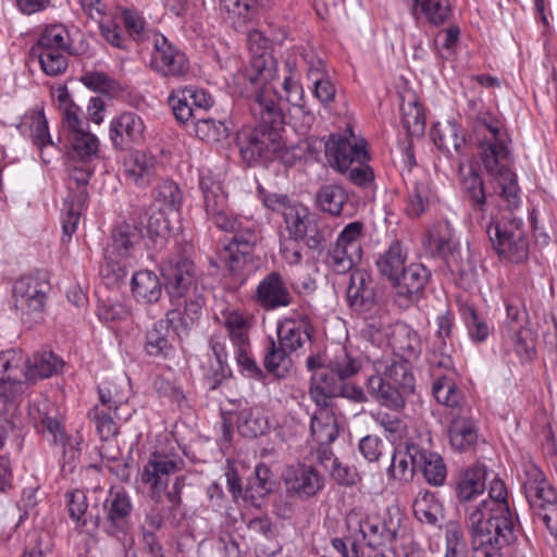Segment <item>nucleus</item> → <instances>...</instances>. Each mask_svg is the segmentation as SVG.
I'll use <instances>...</instances> for the list:
<instances>
[{
	"label": "nucleus",
	"instance_id": "obj_1",
	"mask_svg": "<svg viewBox=\"0 0 557 557\" xmlns=\"http://www.w3.org/2000/svg\"><path fill=\"white\" fill-rule=\"evenodd\" d=\"M248 98L252 99L251 110L259 115L261 123L240 141V153L249 162H268L278 159L288 162V150L282 137L283 108L282 100L273 89L257 91Z\"/></svg>",
	"mask_w": 557,
	"mask_h": 557
},
{
	"label": "nucleus",
	"instance_id": "obj_2",
	"mask_svg": "<svg viewBox=\"0 0 557 557\" xmlns=\"http://www.w3.org/2000/svg\"><path fill=\"white\" fill-rule=\"evenodd\" d=\"M62 368V361L51 351L26 356L18 349L0 351V401L18 406L30 385L47 379Z\"/></svg>",
	"mask_w": 557,
	"mask_h": 557
},
{
	"label": "nucleus",
	"instance_id": "obj_3",
	"mask_svg": "<svg viewBox=\"0 0 557 557\" xmlns=\"http://www.w3.org/2000/svg\"><path fill=\"white\" fill-rule=\"evenodd\" d=\"M467 521L471 546H474L475 534H484L492 541L497 540L498 544L515 542V520L503 480L494 478L490 482L488 497L467 508Z\"/></svg>",
	"mask_w": 557,
	"mask_h": 557
},
{
	"label": "nucleus",
	"instance_id": "obj_4",
	"mask_svg": "<svg viewBox=\"0 0 557 557\" xmlns=\"http://www.w3.org/2000/svg\"><path fill=\"white\" fill-rule=\"evenodd\" d=\"M281 38L267 37L258 29L248 33V49L251 58L247 65L234 75V84L243 96L272 89L271 82L277 77V61L270 51L273 42Z\"/></svg>",
	"mask_w": 557,
	"mask_h": 557
},
{
	"label": "nucleus",
	"instance_id": "obj_5",
	"mask_svg": "<svg viewBox=\"0 0 557 557\" xmlns=\"http://www.w3.org/2000/svg\"><path fill=\"white\" fill-rule=\"evenodd\" d=\"M184 460L172 451H153L140 470V481L148 487L150 498L162 504L165 500L171 507L182 505V491L185 485L184 476H176L170 487L171 476L181 471Z\"/></svg>",
	"mask_w": 557,
	"mask_h": 557
},
{
	"label": "nucleus",
	"instance_id": "obj_6",
	"mask_svg": "<svg viewBox=\"0 0 557 557\" xmlns=\"http://www.w3.org/2000/svg\"><path fill=\"white\" fill-rule=\"evenodd\" d=\"M165 290L173 306L183 307L190 321L199 319L206 304V289L193 261L180 258L163 269Z\"/></svg>",
	"mask_w": 557,
	"mask_h": 557
},
{
	"label": "nucleus",
	"instance_id": "obj_7",
	"mask_svg": "<svg viewBox=\"0 0 557 557\" xmlns=\"http://www.w3.org/2000/svg\"><path fill=\"white\" fill-rule=\"evenodd\" d=\"M520 480L527 500L557 543V493L531 460L522 463Z\"/></svg>",
	"mask_w": 557,
	"mask_h": 557
},
{
	"label": "nucleus",
	"instance_id": "obj_8",
	"mask_svg": "<svg viewBox=\"0 0 557 557\" xmlns=\"http://www.w3.org/2000/svg\"><path fill=\"white\" fill-rule=\"evenodd\" d=\"M375 375L367 380V389L380 404L394 410H400L405 400L399 391L387 383L381 374L392 380L396 385L407 389L413 388V376L408 372L406 366L399 361L377 360L374 362Z\"/></svg>",
	"mask_w": 557,
	"mask_h": 557
},
{
	"label": "nucleus",
	"instance_id": "obj_9",
	"mask_svg": "<svg viewBox=\"0 0 557 557\" xmlns=\"http://www.w3.org/2000/svg\"><path fill=\"white\" fill-rule=\"evenodd\" d=\"M215 318L227 333L237 364L249 374H255L258 367L251 357L249 338L250 330L253 326V315L227 306L215 311Z\"/></svg>",
	"mask_w": 557,
	"mask_h": 557
},
{
	"label": "nucleus",
	"instance_id": "obj_10",
	"mask_svg": "<svg viewBox=\"0 0 557 557\" xmlns=\"http://www.w3.org/2000/svg\"><path fill=\"white\" fill-rule=\"evenodd\" d=\"M487 234L494 250L503 259L520 263L528 258L529 242L521 218H503L502 221L491 223Z\"/></svg>",
	"mask_w": 557,
	"mask_h": 557
},
{
	"label": "nucleus",
	"instance_id": "obj_11",
	"mask_svg": "<svg viewBox=\"0 0 557 557\" xmlns=\"http://www.w3.org/2000/svg\"><path fill=\"white\" fill-rule=\"evenodd\" d=\"M475 127L480 132L485 128L488 135H485L480 144V157L484 169H493L497 160L502 161L510 157L507 146V134L502 121L490 111L479 112L475 120Z\"/></svg>",
	"mask_w": 557,
	"mask_h": 557
},
{
	"label": "nucleus",
	"instance_id": "obj_12",
	"mask_svg": "<svg viewBox=\"0 0 557 557\" xmlns=\"http://www.w3.org/2000/svg\"><path fill=\"white\" fill-rule=\"evenodd\" d=\"M362 232L363 224L354 221L347 224L338 234L327 252V264L333 271L336 273L348 272L361 259Z\"/></svg>",
	"mask_w": 557,
	"mask_h": 557
},
{
	"label": "nucleus",
	"instance_id": "obj_13",
	"mask_svg": "<svg viewBox=\"0 0 557 557\" xmlns=\"http://www.w3.org/2000/svg\"><path fill=\"white\" fill-rule=\"evenodd\" d=\"M325 157L330 165L341 173L347 172L355 163L369 160L364 139L356 137L351 131L348 135H330L325 143Z\"/></svg>",
	"mask_w": 557,
	"mask_h": 557
},
{
	"label": "nucleus",
	"instance_id": "obj_14",
	"mask_svg": "<svg viewBox=\"0 0 557 557\" xmlns=\"http://www.w3.org/2000/svg\"><path fill=\"white\" fill-rule=\"evenodd\" d=\"M76 162L77 161H71L69 159V176L70 180L75 182L82 189H79L74 195H70L64 200L62 214L63 242L70 240L72 235L77 230L83 206L87 198V194L84 187L87 185L92 173L89 163H82L81 165H76Z\"/></svg>",
	"mask_w": 557,
	"mask_h": 557
},
{
	"label": "nucleus",
	"instance_id": "obj_15",
	"mask_svg": "<svg viewBox=\"0 0 557 557\" xmlns=\"http://www.w3.org/2000/svg\"><path fill=\"white\" fill-rule=\"evenodd\" d=\"M306 363L312 372L309 388L312 401L315 405H332L333 399L338 397L343 379L338 377L322 355L309 356Z\"/></svg>",
	"mask_w": 557,
	"mask_h": 557
},
{
	"label": "nucleus",
	"instance_id": "obj_16",
	"mask_svg": "<svg viewBox=\"0 0 557 557\" xmlns=\"http://www.w3.org/2000/svg\"><path fill=\"white\" fill-rule=\"evenodd\" d=\"M150 67L165 77H182L189 71L184 52L174 47L163 35L153 34Z\"/></svg>",
	"mask_w": 557,
	"mask_h": 557
},
{
	"label": "nucleus",
	"instance_id": "obj_17",
	"mask_svg": "<svg viewBox=\"0 0 557 557\" xmlns=\"http://www.w3.org/2000/svg\"><path fill=\"white\" fill-rule=\"evenodd\" d=\"M313 325L304 308L293 309L277 322L278 344L296 351L311 341Z\"/></svg>",
	"mask_w": 557,
	"mask_h": 557
},
{
	"label": "nucleus",
	"instance_id": "obj_18",
	"mask_svg": "<svg viewBox=\"0 0 557 557\" xmlns=\"http://www.w3.org/2000/svg\"><path fill=\"white\" fill-rule=\"evenodd\" d=\"M138 240V233L128 226H121L113 234L112 243L106 249L104 259L117 277L124 276L126 268L135 263Z\"/></svg>",
	"mask_w": 557,
	"mask_h": 557
},
{
	"label": "nucleus",
	"instance_id": "obj_19",
	"mask_svg": "<svg viewBox=\"0 0 557 557\" xmlns=\"http://www.w3.org/2000/svg\"><path fill=\"white\" fill-rule=\"evenodd\" d=\"M48 290L49 283L44 276H23L13 287L15 307L26 314L41 312Z\"/></svg>",
	"mask_w": 557,
	"mask_h": 557
},
{
	"label": "nucleus",
	"instance_id": "obj_20",
	"mask_svg": "<svg viewBox=\"0 0 557 557\" xmlns=\"http://www.w3.org/2000/svg\"><path fill=\"white\" fill-rule=\"evenodd\" d=\"M146 124L144 119L133 111H125L110 121L109 135L114 148L124 149L139 145L145 140Z\"/></svg>",
	"mask_w": 557,
	"mask_h": 557
},
{
	"label": "nucleus",
	"instance_id": "obj_21",
	"mask_svg": "<svg viewBox=\"0 0 557 557\" xmlns=\"http://www.w3.org/2000/svg\"><path fill=\"white\" fill-rule=\"evenodd\" d=\"M159 162L156 156L145 150H133L123 160L125 180L139 188H146L158 176Z\"/></svg>",
	"mask_w": 557,
	"mask_h": 557
},
{
	"label": "nucleus",
	"instance_id": "obj_22",
	"mask_svg": "<svg viewBox=\"0 0 557 557\" xmlns=\"http://www.w3.org/2000/svg\"><path fill=\"white\" fill-rule=\"evenodd\" d=\"M16 128L21 135L32 139L33 144L40 150L44 162L48 163L49 160L44 157V151L49 147L54 148L55 145L49 132V124L45 115L44 107L35 106L27 110L21 116Z\"/></svg>",
	"mask_w": 557,
	"mask_h": 557
},
{
	"label": "nucleus",
	"instance_id": "obj_23",
	"mask_svg": "<svg viewBox=\"0 0 557 557\" xmlns=\"http://www.w3.org/2000/svg\"><path fill=\"white\" fill-rule=\"evenodd\" d=\"M107 532L117 536L129 528L133 509L129 495L124 490H111L104 504Z\"/></svg>",
	"mask_w": 557,
	"mask_h": 557
},
{
	"label": "nucleus",
	"instance_id": "obj_24",
	"mask_svg": "<svg viewBox=\"0 0 557 557\" xmlns=\"http://www.w3.org/2000/svg\"><path fill=\"white\" fill-rule=\"evenodd\" d=\"M253 298L262 309L268 311L287 307L293 301V295L286 282L277 272H271L260 281Z\"/></svg>",
	"mask_w": 557,
	"mask_h": 557
},
{
	"label": "nucleus",
	"instance_id": "obj_25",
	"mask_svg": "<svg viewBox=\"0 0 557 557\" xmlns=\"http://www.w3.org/2000/svg\"><path fill=\"white\" fill-rule=\"evenodd\" d=\"M282 476L287 491L301 498L314 496L324 485L323 478L308 465L289 466L284 470Z\"/></svg>",
	"mask_w": 557,
	"mask_h": 557
},
{
	"label": "nucleus",
	"instance_id": "obj_26",
	"mask_svg": "<svg viewBox=\"0 0 557 557\" xmlns=\"http://www.w3.org/2000/svg\"><path fill=\"white\" fill-rule=\"evenodd\" d=\"M437 200V195L432 189L430 178L422 174L410 182L407 187L405 212L409 218L418 219L430 212Z\"/></svg>",
	"mask_w": 557,
	"mask_h": 557
},
{
	"label": "nucleus",
	"instance_id": "obj_27",
	"mask_svg": "<svg viewBox=\"0 0 557 557\" xmlns=\"http://www.w3.org/2000/svg\"><path fill=\"white\" fill-rule=\"evenodd\" d=\"M448 437L451 447L458 451L468 450L476 443L478 428L470 407H460L458 411L451 412Z\"/></svg>",
	"mask_w": 557,
	"mask_h": 557
},
{
	"label": "nucleus",
	"instance_id": "obj_28",
	"mask_svg": "<svg viewBox=\"0 0 557 557\" xmlns=\"http://www.w3.org/2000/svg\"><path fill=\"white\" fill-rule=\"evenodd\" d=\"M387 344L405 361L414 360L421 352L418 334L407 324L397 323L385 331Z\"/></svg>",
	"mask_w": 557,
	"mask_h": 557
},
{
	"label": "nucleus",
	"instance_id": "obj_29",
	"mask_svg": "<svg viewBox=\"0 0 557 557\" xmlns=\"http://www.w3.org/2000/svg\"><path fill=\"white\" fill-rule=\"evenodd\" d=\"M431 138L445 154L461 153L466 144L463 128L455 121L436 122L431 128Z\"/></svg>",
	"mask_w": 557,
	"mask_h": 557
},
{
	"label": "nucleus",
	"instance_id": "obj_30",
	"mask_svg": "<svg viewBox=\"0 0 557 557\" xmlns=\"http://www.w3.org/2000/svg\"><path fill=\"white\" fill-rule=\"evenodd\" d=\"M311 417L312 438L322 446L332 444L338 436V422L332 405H317Z\"/></svg>",
	"mask_w": 557,
	"mask_h": 557
},
{
	"label": "nucleus",
	"instance_id": "obj_31",
	"mask_svg": "<svg viewBox=\"0 0 557 557\" xmlns=\"http://www.w3.org/2000/svg\"><path fill=\"white\" fill-rule=\"evenodd\" d=\"M371 275L361 269L354 270L347 287V301L356 311L369 310L374 302Z\"/></svg>",
	"mask_w": 557,
	"mask_h": 557
},
{
	"label": "nucleus",
	"instance_id": "obj_32",
	"mask_svg": "<svg viewBox=\"0 0 557 557\" xmlns=\"http://www.w3.org/2000/svg\"><path fill=\"white\" fill-rule=\"evenodd\" d=\"M270 85H272V83ZM271 87L275 91L276 96L282 100L283 112L285 111L284 104L288 103L290 106L289 114L293 117L301 116V126L309 127L310 124L313 122V115L309 111H306L305 107L302 106L304 89L298 78L292 72L287 77L284 78V82L282 84L284 96H280L277 91L274 89V87Z\"/></svg>",
	"mask_w": 557,
	"mask_h": 557
},
{
	"label": "nucleus",
	"instance_id": "obj_33",
	"mask_svg": "<svg viewBox=\"0 0 557 557\" xmlns=\"http://www.w3.org/2000/svg\"><path fill=\"white\" fill-rule=\"evenodd\" d=\"M128 385L127 376L121 374L103 381L98 387L99 403L112 407L117 419H123L122 412L125 411L128 399Z\"/></svg>",
	"mask_w": 557,
	"mask_h": 557
},
{
	"label": "nucleus",
	"instance_id": "obj_34",
	"mask_svg": "<svg viewBox=\"0 0 557 557\" xmlns=\"http://www.w3.org/2000/svg\"><path fill=\"white\" fill-rule=\"evenodd\" d=\"M426 245L433 255L453 256L459 249V239L448 221L435 223L428 232Z\"/></svg>",
	"mask_w": 557,
	"mask_h": 557
},
{
	"label": "nucleus",
	"instance_id": "obj_35",
	"mask_svg": "<svg viewBox=\"0 0 557 557\" xmlns=\"http://www.w3.org/2000/svg\"><path fill=\"white\" fill-rule=\"evenodd\" d=\"M257 236L252 230H247L243 234L234 235L231 242L224 246L220 252V259L230 268L231 271H239L250 248L256 244Z\"/></svg>",
	"mask_w": 557,
	"mask_h": 557
},
{
	"label": "nucleus",
	"instance_id": "obj_36",
	"mask_svg": "<svg viewBox=\"0 0 557 557\" xmlns=\"http://www.w3.org/2000/svg\"><path fill=\"white\" fill-rule=\"evenodd\" d=\"M131 289L137 302L151 305L162 296V284L159 276L150 270L137 271L132 276Z\"/></svg>",
	"mask_w": 557,
	"mask_h": 557
},
{
	"label": "nucleus",
	"instance_id": "obj_37",
	"mask_svg": "<svg viewBox=\"0 0 557 557\" xmlns=\"http://www.w3.org/2000/svg\"><path fill=\"white\" fill-rule=\"evenodd\" d=\"M509 159L497 160L493 169H485V171L493 176L500 187V195L507 203L509 210L517 209L520 206L519 187L517 185V176L509 166Z\"/></svg>",
	"mask_w": 557,
	"mask_h": 557
},
{
	"label": "nucleus",
	"instance_id": "obj_38",
	"mask_svg": "<svg viewBox=\"0 0 557 557\" xmlns=\"http://www.w3.org/2000/svg\"><path fill=\"white\" fill-rule=\"evenodd\" d=\"M407 257V249L403 243L394 240L385 251L377 256L375 265L380 274L393 284L398 281L399 274L406 267Z\"/></svg>",
	"mask_w": 557,
	"mask_h": 557
},
{
	"label": "nucleus",
	"instance_id": "obj_39",
	"mask_svg": "<svg viewBox=\"0 0 557 557\" xmlns=\"http://www.w3.org/2000/svg\"><path fill=\"white\" fill-rule=\"evenodd\" d=\"M486 469L475 465L461 471L456 479V495L460 502H470L485 491Z\"/></svg>",
	"mask_w": 557,
	"mask_h": 557
},
{
	"label": "nucleus",
	"instance_id": "obj_40",
	"mask_svg": "<svg viewBox=\"0 0 557 557\" xmlns=\"http://www.w3.org/2000/svg\"><path fill=\"white\" fill-rule=\"evenodd\" d=\"M199 188L202 194L206 212L215 211L220 207H226L227 194L219 174L213 173L209 169L201 170L199 173Z\"/></svg>",
	"mask_w": 557,
	"mask_h": 557
},
{
	"label": "nucleus",
	"instance_id": "obj_41",
	"mask_svg": "<svg viewBox=\"0 0 557 557\" xmlns=\"http://www.w3.org/2000/svg\"><path fill=\"white\" fill-rule=\"evenodd\" d=\"M409 453L413 463L421 469L425 480L435 486L442 485L446 479V467L442 457L419 447H410Z\"/></svg>",
	"mask_w": 557,
	"mask_h": 557
},
{
	"label": "nucleus",
	"instance_id": "obj_42",
	"mask_svg": "<svg viewBox=\"0 0 557 557\" xmlns=\"http://www.w3.org/2000/svg\"><path fill=\"white\" fill-rule=\"evenodd\" d=\"M66 140L69 141L67 157L71 161L89 163L97 158L99 152V139L89 129L66 137Z\"/></svg>",
	"mask_w": 557,
	"mask_h": 557
},
{
	"label": "nucleus",
	"instance_id": "obj_43",
	"mask_svg": "<svg viewBox=\"0 0 557 557\" xmlns=\"http://www.w3.org/2000/svg\"><path fill=\"white\" fill-rule=\"evenodd\" d=\"M237 428L239 433L247 437L263 435L270 428L269 416L265 408L257 405L240 410Z\"/></svg>",
	"mask_w": 557,
	"mask_h": 557
},
{
	"label": "nucleus",
	"instance_id": "obj_44",
	"mask_svg": "<svg viewBox=\"0 0 557 557\" xmlns=\"http://www.w3.org/2000/svg\"><path fill=\"white\" fill-rule=\"evenodd\" d=\"M500 334L507 350H513L518 356L528 358L534 352V337L527 325L500 327Z\"/></svg>",
	"mask_w": 557,
	"mask_h": 557
},
{
	"label": "nucleus",
	"instance_id": "obj_45",
	"mask_svg": "<svg viewBox=\"0 0 557 557\" xmlns=\"http://www.w3.org/2000/svg\"><path fill=\"white\" fill-rule=\"evenodd\" d=\"M410 12L416 20L422 16L432 25L444 24L450 15L447 0H410Z\"/></svg>",
	"mask_w": 557,
	"mask_h": 557
},
{
	"label": "nucleus",
	"instance_id": "obj_46",
	"mask_svg": "<svg viewBox=\"0 0 557 557\" xmlns=\"http://www.w3.org/2000/svg\"><path fill=\"white\" fill-rule=\"evenodd\" d=\"M348 201L347 191L339 185L329 184L322 186L317 195V207L331 215H341Z\"/></svg>",
	"mask_w": 557,
	"mask_h": 557
},
{
	"label": "nucleus",
	"instance_id": "obj_47",
	"mask_svg": "<svg viewBox=\"0 0 557 557\" xmlns=\"http://www.w3.org/2000/svg\"><path fill=\"white\" fill-rule=\"evenodd\" d=\"M89 417L94 421L100 438L107 441L116 435L117 423L126 421L131 417V412L122 413L123 419H117L112 407L99 403L89 411Z\"/></svg>",
	"mask_w": 557,
	"mask_h": 557
},
{
	"label": "nucleus",
	"instance_id": "obj_48",
	"mask_svg": "<svg viewBox=\"0 0 557 557\" xmlns=\"http://www.w3.org/2000/svg\"><path fill=\"white\" fill-rule=\"evenodd\" d=\"M70 45V34L62 24H52L47 26L39 35L32 50L42 51H64L72 53Z\"/></svg>",
	"mask_w": 557,
	"mask_h": 557
},
{
	"label": "nucleus",
	"instance_id": "obj_49",
	"mask_svg": "<svg viewBox=\"0 0 557 557\" xmlns=\"http://www.w3.org/2000/svg\"><path fill=\"white\" fill-rule=\"evenodd\" d=\"M429 278V271L420 263H411L405 267L397 282L393 285L398 287L399 294L407 297L421 292Z\"/></svg>",
	"mask_w": 557,
	"mask_h": 557
},
{
	"label": "nucleus",
	"instance_id": "obj_50",
	"mask_svg": "<svg viewBox=\"0 0 557 557\" xmlns=\"http://www.w3.org/2000/svg\"><path fill=\"white\" fill-rule=\"evenodd\" d=\"M432 393L437 403L451 408V412L458 411L460 407H469L463 401L461 391L456 387L453 379L449 376H437L433 382Z\"/></svg>",
	"mask_w": 557,
	"mask_h": 557
},
{
	"label": "nucleus",
	"instance_id": "obj_51",
	"mask_svg": "<svg viewBox=\"0 0 557 557\" xmlns=\"http://www.w3.org/2000/svg\"><path fill=\"white\" fill-rule=\"evenodd\" d=\"M171 334L168 321L160 320L156 322L146 336L145 349L148 355L153 357H168L173 348L169 339Z\"/></svg>",
	"mask_w": 557,
	"mask_h": 557
},
{
	"label": "nucleus",
	"instance_id": "obj_52",
	"mask_svg": "<svg viewBox=\"0 0 557 557\" xmlns=\"http://www.w3.org/2000/svg\"><path fill=\"white\" fill-rule=\"evenodd\" d=\"M272 0H220V9L234 24L252 18L259 7H268Z\"/></svg>",
	"mask_w": 557,
	"mask_h": 557
},
{
	"label": "nucleus",
	"instance_id": "obj_53",
	"mask_svg": "<svg viewBox=\"0 0 557 557\" xmlns=\"http://www.w3.org/2000/svg\"><path fill=\"white\" fill-rule=\"evenodd\" d=\"M410 447H418L414 444H405V449L401 447L397 448L392 457L391 466L387 469L389 479L398 483L409 482L414 474V469L418 468L417 463H413L409 453Z\"/></svg>",
	"mask_w": 557,
	"mask_h": 557
},
{
	"label": "nucleus",
	"instance_id": "obj_54",
	"mask_svg": "<svg viewBox=\"0 0 557 557\" xmlns=\"http://www.w3.org/2000/svg\"><path fill=\"white\" fill-rule=\"evenodd\" d=\"M326 361L343 381L354 376L362 368L361 358L354 356L343 346H337L333 357L326 359Z\"/></svg>",
	"mask_w": 557,
	"mask_h": 557
},
{
	"label": "nucleus",
	"instance_id": "obj_55",
	"mask_svg": "<svg viewBox=\"0 0 557 557\" xmlns=\"http://www.w3.org/2000/svg\"><path fill=\"white\" fill-rule=\"evenodd\" d=\"M460 183L463 194L470 200L473 208L482 210L485 206L486 196L481 176L472 168H468V170L465 171L462 166H460Z\"/></svg>",
	"mask_w": 557,
	"mask_h": 557
},
{
	"label": "nucleus",
	"instance_id": "obj_56",
	"mask_svg": "<svg viewBox=\"0 0 557 557\" xmlns=\"http://www.w3.org/2000/svg\"><path fill=\"white\" fill-rule=\"evenodd\" d=\"M283 216L289 238L302 240L307 236L310 224V214L307 208L293 203L290 208H287Z\"/></svg>",
	"mask_w": 557,
	"mask_h": 557
},
{
	"label": "nucleus",
	"instance_id": "obj_57",
	"mask_svg": "<svg viewBox=\"0 0 557 557\" xmlns=\"http://www.w3.org/2000/svg\"><path fill=\"white\" fill-rule=\"evenodd\" d=\"M412 508L416 518L428 524H435L442 511V505L430 491H420L413 500Z\"/></svg>",
	"mask_w": 557,
	"mask_h": 557
},
{
	"label": "nucleus",
	"instance_id": "obj_58",
	"mask_svg": "<svg viewBox=\"0 0 557 557\" xmlns=\"http://www.w3.org/2000/svg\"><path fill=\"white\" fill-rule=\"evenodd\" d=\"M506 309V320L502 327H516L518 325H527L529 313L525 308L523 298L517 292L508 293L504 298Z\"/></svg>",
	"mask_w": 557,
	"mask_h": 557
},
{
	"label": "nucleus",
	"instance_id": "obj_59",
	"mask_svg": "<svg viewBox=\"0 0 557 557\" xmlns=\"http://www.w3.org/2000/svg\"><path fill=\"white\" fill-rule=\"evenodd\" d=\"M213 224L224 232L234 233V235L243 234L247 230H251L248 219L238 218L228 213L226 207H220L218 210L206 212Z\"/></svg>",
	"mask_w": 557,
	"mask_h": 557
},
{
	"label": "nucleus",
	"instance_id": "obj_60",
	"mask_svg": "<svg viewBox=\"0 0 557 557\" xmlns=\"http://www.w3.org/2000/svg\"><path fill=\"white\" fill-rule=\"evenodd\" d=\"M193 124L196 136L201 140L214 143L227 136V127L221 121L200 115Z\"/></svg>",
	"mask_w": 557,
	"mask_h": 557
},
{
	"label": "nucleus",
	"instance_id": "obj_61",
	"mask_svg": "<svg viewBox=\"0 0 557 557\" xmlns=\"http://www.w3.org/2000/svg\"><path fill=\"white\" fill-rule=\"evenodd\" d=\"M403 125L408 134L419 136L425 128V116L422 107L414 100L401 104Z\"/></svg>",
	"mask_w": 557,
	"mask_h": 557
},
{
	"label": "nucleus",
	"instance_id": "obj_62",
	"mask_svg": "<svg viewBox=\"0 0 557 557\" xmlns=\"http://www.w3.org/2000/svg\"><path fill=\"white\" fill-rule=\"evenodd\" d=\"M175 119L185 124L196 119V112L191 107L186 87L173 90L168 98Z\"/></svg>",
	"mask_w": 557,
	"mask_h": 557
},
{
	"label": "nucleus",
	"instance_id": "obj_63",
	"mask_svg": "<svg viewBox=\"0 0 557 557\" xmlns=\"http://www.w3.org/2000/svg\"><path fill=\"white\" fill-rule=\"evenodd\" d=\"M371 417L374 422L388 434V440L394 442L399 441L401 443L406 437V423L397 414L379 410L376 412H372Z\"/></svg>",
	"mask_w": 557,
	"mask_h": 557
},
{
	"label": "nucleus",
	"instance_id": "obj_64",
	"mask_svg": "<svg viewBox=\"0 0 557 557\" xmlns=\"http://www.w3.org/2000/svg\"><path fill=\"white\" fill-rule=\"evenodd\" d=\"M462 317L470 339L474 343L485 342L490 335L486 320L473 307H465Z\"/></svg>",
	"mask_w": 557,
	"mask_h": 557
}]
</instances>
